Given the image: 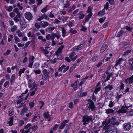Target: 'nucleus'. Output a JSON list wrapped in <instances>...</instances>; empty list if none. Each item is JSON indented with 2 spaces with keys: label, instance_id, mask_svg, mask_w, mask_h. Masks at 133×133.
<instances>
[{
  "label": "nucleus",
  "instance_id": "nucleus-54",
  "mask_svg": "<svg viewBox=\"0 0 133 133\" xmlns=\"http://www.w3.org/2000/svg\"><path fill=\"white\" fill-rule=\"evenodd\" d=\"M32 43V45L34 46H35V38H32V40L30 41Z\"/></svg>",
  "mask_w": 133,
  "mask_h": 133
},
{
  "label": "nucleus",
  "instance_id": "nucleus-39",
  "mask_svg": "<svg viewBox=\"0 0 133 133\" xmlns=\"http://www.w3.org/2000/svg\"><path fill=\"white\" fill-rule=\"evenodd\" d=\"M92 9L91 6H89L88 7V9L87 11V13H92Z\"/></svg>",
  "mask_w": 133,
  "mask_h": 133
},
{
  "label": "nucleus",
  "instance_id": "nucleus-63",
  "mask_svg": "<svg viewBox=\"0 0 133 133\" xmlns=\"http://www.w3.org/2000/svg\"><path fill=\"white\" fill-rule=\"evenodd\" d=\"M34 59L35 57L33 56H30L29 59V62H32V61H34Z\"/></svg>",
  "mask_w": 133,
  "mask_h": 133
},
{
  "label": "nucleus",
  "instance_id": "nucleus-56",
  "mask_svg": "<svg viewBox=\"0 0 133 133\" xmlns=\"http://www.w3.org/2000/svg\"><path fill=\"white\" fill-rule=\"evenodd\" d=\"M125 28L129 32L131 31L132 29V28L128 26H126Z\"/></svg>",
  "mask_w": 133,
  "mask_h": 133
},
{
  "label": "nucleus",
  "instance_id": "nucleus-2",
  "mask_svg": "<svg viewBox=\"0 0 133 133\" xmlns=\"http://www.w3.org/2000/svg\"><path fill=\"white\" fill-rule=\"evenodd\" d=\"M92 116H89L86 115L82 116V122H83V125H85L88 124L92 120Z\"/></svg>",
  "mask_w": 133,
  "mask_h": 133
},
{
  "label": "nucleus",
  "instance_id": "nucleus-28",
  "mask_svg": "<svg viewBox=\"0 0 133 133\" xmlns=\"http://www.w3.org/2000/svg\"><path fill=\"white\" fill-rule=\"evenodd\" d=\"M69 31L70 35L76 34L77 33V31L76 30H72V29H70Z\"/></svg>",
  "mask_w": 133,
  "mask_h": 133
},
{
  "label": "nucleus",
  "instance_id": "nucleus-55",
  "mask_svg": "<svg viewBox=\"0 0 133 133\" xmlns=\"http://www.w3.org/2000/svg\"><path fill=\"white\" fill-rule=\"evenodd\" d=\"M86 82L85 80H84L83 79H82V81H81L79 84V86L81 87L82 86V85L84 84Z\"/></svg>",
  "mask_w": 133,
  "mask_h": 133
},
{
  "label": "nucleus",
  "instance_id": "nucleus-40",
  "mask_svg": "<svg viewBox=\"0 0 133 133\" xmlns=\"http://www.w3.org/2000/svg\"><path fill=\"white\" fill-rule=\"evenodd\" d=\"M120 84L119 86V89L120 90H123L124 87V84L122 82H120Z\"/></svg>",
  "mask_w": 133,
  "mask_h": 133
},
{
  "label": "nucleus",
  "instance_id": "nucleus-30",
  "mask_svg": "<svg viewBox=\"0 0 133 133\" xmlns=\"http://www.w3.org/2000/svg\"><path fill=\"white\" fill-rule=\"evenodd\" d=\"M124 31L123 30H120L117 34L116 36L117 37H119L122 35Z\"/></svg>",
  "mask_w": 133,
  "mask_h": 133
},
{
  "label": "nucleus",
  "instance_id": "nucleus-64",
  "mask_svg": "<svg viewBox=\"0 0 133 133\" xmlns=\"http://www.w3.org/2000/svg\"><path fill=\"white\" fill-rule=\"evenodd\" d=\"M23 100V98H22L19 99L16 102V104L18 105L20 103L22 102Z\"/></svg>",
  "mask_w": 133,
  "mask_h": 133
},
{
  "label": "nucleus",
  "instance_id": "nucleus-46",
  "mask_svg": "<svg viewBox=\"0 0 133 133\" xmlns=\"http://www.w3.org/2000/svg\"><path fill=\"white\" fill-rule=\"evenodd\" d=\"M73 102L74 105L76 104L79 102V99L78 98L74 99H73Z\"/></svg>",
  "mask_w": 133,
  "mask_h": 133
},
{
  "label": "nucleus",
  "instance_id": "nucleus-6",
  "mask_svg": "<svg viewBox=\"0 0 133 133\" xmlns=\"http://www.w3.org/2000/svg\"><path fill=\"white\" fill-rule=\"evenodd\" d=\"M25 18L28 21H30L32 19L33 16L32 14L29 12H26L24 14Z\"/></svg>",
  "mask_w": 133,
  "mask_h": 133
},
{
  "label": "nucleus",
  "instance_id": "nucleus-33",
  "mask_svg": "<svg viewBox=\"0 0 133 133\" xmlns=\"http://www.w3.org/2000/svg\"><path fill=\"white\" fill-rule=\"evenodd\" d=\"M106 17H104L99 19V22L101 23H103L106 19Z\"/></svg>",
  "mask_w": 133,
  "mask_h": 133
},
{
  "label": "nucleus",
  "instance_id": "nucleus-23",
  "mask_svg": "<svg viewBox=\"0 0 133 133\" xmlns=\"http://www.w3.org/2000/svg\"><path fill=\"white\" fill-rule=\"evenodd\" d=\"M21 31L24 30L26 27L25 22H23L21 23Z\"/></svg>",
  "mask_w": 133,
  "mask_h": 133
},
{
  "label": "nucleus",
  "instance_id": "nucleus-49",
  "mask_svg": "<svg viewBox=\"0 0 133 133\" xmlns=\"http://www.w3.org/2000/svg\"><path fill=\"white\" fill-rule=\"evenodd\" d=\"M31 128V129H32V130H33L34 132H35L36 130L37 129L38 127L37 125H34Z\"/></svg>",
  "mask_w": 133,
  "mask_h": 133
},
{
  "label": "nucleus",
  "instance_id": "nucleus-26",
  "mask_svg": "<svg viewBox=\"0 0 133 133\" xmlns=\"http://www.w3.org/2000/svg\"><path fill=\"white\" fill-rule=\"evenodd\" d=\"M123 60V59L121 58H119L116 61V65H118V64L121 63Z\"/></svg>",
  "mask_w": 133,
  "mask_h": 133
},
{
  "label": "nucleus",
  "instance_id": "nucleus-38",
  "mask_svg": "<svg viewBox=\"0 0 133 133\" xmlns=\"http://www.w3.org/2000/svg\"><path fill=\"white\" fill-rule=\"evenodd\" d=\"M70 5V2L67 1L66 2V4H64V8H68Z\"/></svg>",
  "mask_w": 133,
  "mask_h": 133
},
{
  "label": "nucleus",
  "instance_id": "nucleus-24",
  "mask_svg": "<svg viewBox=\"0 0 133 133\" xmlns=\"http://www.w3.org/2000/svg\"><path fill=\"white\" fill-rule=\"evenodd\" d=\"M43 116L45 118L47 119L50 116L49 115V112L47 111L44 112L43 114Z\"/></svg>",
  "mask_w": 133,
  "mask_h": 133
},
{
  "label": "nucleus",
  "instance_id": "nucleus-18",
  "mask_svg": "<svg viewBox=\"0 0 133 133\" xmlns=\"http://www.w3.org/2000/svg\"><path fill=\"white\" fill-rule=\"evenodd\" d=\"M113 89L112 85H110L109 84L107 86H106L104 88V89L105 91H107L108 89H109V91H110Z\"/></svg>",
  "mask_w": 133,
  "mask_h": 133
},
{
  "label": "nucleus",
  "instance_id": "nucleus-12",
  "mask_svg": "<svg viewBox=\"0 0 133 133\" xmlns=\"http://www.w3.org/2000/svg\"><path fill=\"white\" fill-rule=\"evenodd\" d=\"M123 129L125 130L129 131L130 129L131 125L130 123H125L123 125Z\"/></svg>",
  "mask_w": 133,
  "mask_h": 133
},
{
  "label": "nucleus",
  "instance_id": "nucleus-27",
  "mask_svg": "<svg viewBox=\"0 0 133 133\" xmlns=\"http://www.w3.org/2000/svg\"><path fill=\"white\" fill-rule=\"evenodd\" d=\"M77 66V64L76 63H74L73 65L72 66L70 69V72H71L73 71L74 69L75 68L76 66Z\"/></svg>",
  "mask_w": 133,
  "mask_h": 133
},
{
  "label": "nucleus",
  "instance_id": "nucleus-62",
  "mask_svg": "<svg viewBox=\"0 0 133 133\" xmlns=\"http://www.w3.org/2000/svg\"><path fill=\"white\" fill-rule=\"evenodd\" d=\"M17 29V26L16 25H14L13 26L12 28L11 29V30L12 32H14Z\"/></svg>",
  "mask_w": 133,
  "mask_h": 133
},
{
  "label": "nucleus",
  "instance_id": "nucleus-1",
  "mask_svg": "<svg viewBox=\"0 0 133 133\" xmlns=\"http://www.w3.org/2000/svg\"><path fill=\"white\" fill-rule=\"evenodd\" d=\"M111 126L110 125H108L105 124L103 126L102 129L103 130H105V133H115L114 131L117 132L118 130L116 128H115L114 129H112L111 127Z\"/></svg>",
  "mask_w": 133,
  "mask_h": 133
},
{
  "label": "nucleus",
  "instance_id": "nucleus-45",
  "mask_svg": "<svg viewBox=\"0 0 133 133\" xmlns=\"http://www.w3.org/2000/svg\"><path fill=\"white\" fill-rule=\"evenodd\" d=\"M101 89L100 87H96V88L95 89V90L94 91V93L96 94H97V92L99 91Z\"/></svg>",
  "mask_w": 133,
  "mask_h": 133
},
{
  "label": "nucleus",
  "instance_id": "nucleus-7",
  "mask_svg": "<svg viewBox=\"0 0 133 133\" xmlns=\"http://www.w3.org/2000/svg\"><path fill=\"white\" fill-rule=\"evenodd\" d=\"M124 82L126 84L129 85L133 84V75L125 79L124 80Z\"/></svg>",
  "mask_w": 133,
  "mask_h": 133
},
{
  "label": "nucleus",
  "instance_id": "nucleus-41",
  "mask_svg": "<svg viewBox=\"0 0 133 133\" xmlns=\"http://www.w3.org/2000/svg\"><path fill=\"white\" fill-rule=\"evenodd\" d=\"M55 29V28L54 27H48L47 29H48L49 31L48 32L49 33L51 32L52 31Z\"/></svg>",
  "mask_w": 133,
  "mask_h": 133
},
{
  "label": "nucleus",
  "instance_id": "nucleus-5",
  "mask_svg": "<svg viewBox=\"0 0 133 133\" xmlns=\"http://www.w3.org/2000/svg\"><path fill=\"white\" fill-rule=\"evenodd\" d=\"M66 67L65 65L63 64L58 68L57 70L59 72H62H62L64 73L68 70L69 69V66H66Z\"/></svg>",
  "mask_w": 133,
  "mask_h": 133
},
{
  "label": "nucleus",
  "instance_id": "nucleus-44",
  "mask_svg": "<svg viewBox=\"0 0 133 133\" xmlns=\"http://www.w3.org/2000/svg\"><path fill=\"white\" fill-rule=\"evenodd\" d=\"M11 52V50L9 49H8L6 52H4L3 54V55L4 56H7L9 55Z\"/></svg>",
  "mask_w": 133,
  "mask_h": 133
},
{
  "label": "nucleus",
  "instance_id": "nucleus-9",
  "mask_svg": "<svg viewBox=\"0 0 133 133\" xmlns=\"http://www.w3.org/2000/svg\"><path fill=\"white\" fill-rule=\"evenodd\" d=\"M51 35V39L52 40H54L55 37H56L57 39H59L61 37V35L60 34H57L56 33L52 32Z\"/></svg>",
  "mask_w": 133,
  "mask_h": 133
},
{
  "label": "nucleus",
  "instance_id": "nucleus-32",
  "mask_svg": "<svg viewBox=\"0 0 133 133\" xmlns=\"http://www.w3.org/2000/svg\"><path fill=\"white\" fill-rule=\"evenodd\" d=\"M111 119V124L114 125H115V121H116V117H112Z\"/></svg>",
  "mask_w": 133,
  "mask_h": 133
},
{
  "label": "nucleus",
  "instance_id": "nucleus-36",
  "mask_svg": "<svg viewBox=\"0 0 133 133\" xmlns=\"http://www.w3.org/2000/svg\"><path fill=\"white\" fill-rule=\"evenodd\" d=\"M48 6H49L48 5H46L45 7L41 10V12L43 13H44L47 11L48 10L47 8Z\"/></svg>",
  "mask_w": 133,
  "mask_h": 133
},
{
  "label": "nucleus",
  "instance_id": "nucleus-3",
  "mask_svg": "<svg viewBox=\"0 0 133 133\" xmlns=\"http://www.w3.org/2000/svg\"><path fill=\"white\" fill-rule=\"evenodd\" d=\"M89 104L88 108L91 111H95L96 110V107L94 102L90 99H88Z\"/></svg>",
  "mask_w": 133,
  "mask_h": 133
},
{
  "label": "nucleus",
  "instance_id": "nucleus-34",
  "mask_svg": "<svg viewBox=\"0 0 133 133\" xmlns=\"http://www.w3.org/2000/svg\"><path fill=\"white\" fill-rule=\"evenodd\" d=\"M38 38L39 39H41L42 42H45L46 40L45 38H44L42 36L40 35L38 37Z\"/></svg>",
  "mask_w": 133,
  "mask_h": 133
},
{
  "label": "nucleus",
  "instance_id": "nucleus-15",
  "mask_svg": "<svg viewBox=\"0 0 133 133\" xmlns=\"http://www.w3.org/2000/svg\"><path fill=\"white\" fill-rule=\"evenodd\" d=\"M49 77V74H43L42 76V79L43 81H46L48 79Z\"/></svg>",
  "mask_w": 133,
  "mask_h": 133
},
{
  "label": "nucleus",
  "instance_id": "nucleus-35",
  "mask_svg": "<svg viewBox=\"0 0 133 133\" xmlns=\"http://www.w3.org/2000/svg\"><path fill=\"white\" fill-rule=\"evenodd\" d=\"M98 56L97 55H95L92 58V61L93 62H95L98 59Z\"/></svg>",
  "mask_w": 133,
  "mask_h": 133
},
{
  "label": "nucleus",
  "instance_id": "nucleus-16",
  "mask_svg": "<svg viewBox=\"0 0 133 133\" xmlns=\"http://www.w3.org/2000/svg\"><path fill=\"white\" fill-rule=\"evenodd\" d=\"M93 14L92 13L89 14L86 16L85 18V22H88L91 18Z\"/></svg>",
  "mask_w": 133,
  "mask_h": 133
},
{
  "label": "nucleus",
  "instance_id": "nucleus-8",
  "mask_svg": "<svg viewBox=\"0 0 133 133\" xmlns=\"http://www.w3.org/2000/svg\"><path fill=\"white\" fill-rule=\"evenodd\" d=\"M69 122L68 120L65 119L63 122H62L60 124V126L59 127V128L60 129H63L65 127L66 123H68Z\"/></svg>",
  "mask_w": 133,
  "mask_h": 133
},
{
  "label": "nucleus",
  "instance_id": "nucleus-10",
  "mask_svg": "<svg viewBox=\"0 0 133 133\" xmlns=\"http://www.w3.org/2000/svg\"><path fill=\"white\" fill-rule=\"evenodd\" d=\"M128 109L127 106H123L121 107V109L118 111V112L121 113H126L127 112V110Z\"/></svg>",
  "mask_w": 133,
  "mask_h": 133
},
{
  "label": "nucleus",
  "instance_id": "nucleus-60",
  "mask_svg": "<svg viewBox=\"0 0 133 133\" xmlns=\"http://www.w3.org/2000/svg\"><path fill=\"white\" fill-rule=\"evenodd\" d=\"M62 54V52L57 50L55 52V55L57 56H59L60 55Z\"/></svg>",
  "mask_w": 133,
  "mask_h": 133
},
{
  "label": "nucleus",
  "instance_id": "nucleus-59",
  "mask_svg": "<svg viewBox=\"0 0 133 133\" xmlns=\"http://www.w3.org/2000/svg\"><path fill=\"white\" fill-rule=\"evenodd\" d=\"M84 58L83 56L80 57L79 59H78L76 61V63H78L81 61V60Z\"/></svg>",
  "mask_w": 133,
  "mask_h": 133
},
{
  "label": "nucleus",
  "instance_id": "nucleus-58",
  "mask_svg": "<svg viewBox=\"0 0 133 133\" xmlns=\"http://www.w3.org/2000/svg\"><path fill=\"white\" fill-rule=\"evenodd\" d=\"M69 108L71 109H72L74 108V104L72 102H70L68 104Z\"/></svg>",
  "mask_w": 133,
  "mask_h": 133
},
{
  "label": "nucleus",
  "instance_id": "nucleus-17",
  "mask_svg": "<svg viewBox=\"0 0 133 133\" xmlns=\"http://www.w3.org/2000/svg\"><path fill=\"white\" fill-rule=\"evenodd\" d=\"M105 13V11L104 10V9H102L98 12L97 15L98 16H102L104 15Z\"/></svg>",
  "mask_w": 133,
  "mask_h": 133
},
{
  "label": "nucleus",
  "instance_id": "nucleus-31",
  "mask_svg": "<svg viewBox=\"0 0 133 133\" xmlns=\"http://www.w3.org/2000/svg\"><path fill=\"white\" fill-rule=\"evenodd\" d=\"M62 36L63 37H64L66 34V31L64 27H63L62 30Z\"/></svg>",
  "mask_w": 133,
  "mask_h": 133
},
{
  "label": "nucleus",
  "instance_id": "nucleus-52",
  "mask_svg": "<svg viewBox=\"0 0 133 133\" xmlns=\"http://www.w3.org/2000/svg\"><path fill=\"white\" fill-rule=\"evenodd\" d=\"M39 117V118L40 117V116H35L32 118V119L31 120V122H34L36 121L37 120L36 119V118L38 117Z\"/></svg>",
  "mask_w": 133,
  "mask_h": 133
},
{
  "label": "nucleus",
  "instance_id": "nucleus-19",
  "mask_svg": "<svg viewBox=\"0 0 133 133\" xmlns=\"http://www.w3.org/2000/svg\"><path fill=\"white\" fill-rule=\"evenodd\" d=\"M14 117L12 116L9 119V121L8 123L9 126H12L13 124Z\"/></svg>",
  "mask_w": 133,
  "mask_h": 133
},
{
  "label": "nucleus",
  "instance_id": "nucleus-57",
  "mask_svg": "<svg viewBox=\"0 0 133 133\" xmlns=\"http://www.w3.org/2000/svg\"><path fill=\"white\" fill-rule=\"evenodd\" d=\"M29 106L30 108H32L35 105V103L34 102H31L29 104Z\"/></svg>",
  "mask_w": 133,
  "mask_h": 133
},
{
  "label": "nucleus",
  "instance_id": "nucleus-21",
  "mask_svg": "<svg viewBox=\"0 0 133 133\" xmlns=\"http://www.w3.org/2000/svg\"><path fill=\"white\" fill-rule=\"evenodd\" d=\"M38 85V84L37 82L36 81H34L33 83L32 87L31 89V90H33L35 88L37 87Z\"/></svg>",
  "mask_w": 133,
  "mask_h": 133
},
{
  "label": "nucleus",
  "instance_id": "nucleus-43",
  "mask_svg": "<svg viewBox=\"0 0 133 133\" xmlns=\"http://www.w3.org/2000/svg\"><path fill=\"white\" fill-rule=\"evenodd\" d=\"M9 81H6L5 82L3 86L4 87L8 88L9 87Z\"/></svg>",
  "mask_w": 133,
  "mask_h": 133
},
{
  "label": "nucleus",
  "instance_id": "nucleus-48",
  "mask_svg": "<svg viewBox=\"0 0 133 133\" xmlns=\"http://www.w3.org/2000/svg\"><path fill=\"white\" fill-rule=\"evenodd\" d=\"M24 122L23 120H20L19 122V125L20 127H21L24 124Z\"/></svg>",
  "mask_w": 133,
  "mask_h": 133
},
{
  "label": "nucleus",
  "instance_id": "nucleus-4",
  "mask_svg": "<svg viewBox=\"0 0 133 133\" xmlns=\"http://www.w3.org/2000/svg\"><path fill=\"white\" fill-rule=\"evenodd\" d=\"M84 44L82 43H81L80 44H79L78 46H75L74 47L72 48L71 50V51H75L76 52H78V50H81L83 48V45Z\"/></svg>",
  "mask_w": 133,
  "mask_h": 133
},
{
  "label": "nucleus",
  "instance_id": "nucleus-25",
  "mask_svg": "<svg viewBox=\"0 0 133 133\" xmlns=\"http://www.w3.org/2000/svg\"><path fill=\"white\" fill-rule=\"evenodd\" d=\"M114 110L112 109H108L105 110V113L107 114L113 113Z\"/></svg>",
  "mask_w": 133,
  "mask_h": 133
},
{
  "label": "nucleus",
  "instance_id": "nucleus-51",
  "mask_svg": "<svg viewBox=\"0 0 133 133\" xmlns=\"http://www.w3.org/2000/svg\"><path fill=\"white\" fill-rule=\"evenodd\" d=\"M109 3L108 2H107L105 4L104 6V8H103V9H104V10L105 11V9L107 10L109 8Z\"/></svg>",
  "mask_w": 133,
  "mask_h": 133
},
{
  "label": "nucleus",
  "instance_id": "nucleus-29",
  "mask_svg": "<svg viewBox=\"0 0 133 133\" xmlns=\"http://www.w3.org/2000/svg\"><path fill=\"white\" fill-rule=\"evenodd\" d=\"M41 23V25H42V26L44 28L47 26L49 25V23L48 22H43V24L42 22H41L40 23V24Z\"/></svg>",
  "mask_w": 133,
  "mask_h": 133
},
{
  "label": "nucleus",
  "instance_id": "nucleus-42",
  "mask_svg": "<svg viewBox=\"0 0 133 133\" xmlns=\"http://www.w3.org/2000/svg\"><path fill=\"white\" fill-rule=\"evenodd\" d=\"M85 15L84 14H79L78 17V18L79 20H81L84 17Z\"/></svg>",
  "mask_w": 133,
  "mask_h": 133
},
{
  "label": "nucleus",
  "instance_id": "nucleus-13",
  "mask_svg": "<svg viewBox=\"0 0 133 133\" xmlns=\"http://www.w3.org/2000/svg\"><path fill=\"white\" fill-rule=\"evenodd\" d=\"M111 120L109 118L108 120H106L105 121H104L102 123V124L101 125L100 127L102 128L103 126L105 124L108 125L111 122Z\"/></svg>",
  "mask_w": 133,
  "mask_h": 133
},
{
  "label": "nucleus",
  "instance_id": "nucleus-22",
  "mask_svg": "<svg viewBox=\"0 0 133 133\" xmlns=\"http://www.w3.org/2000/svg\"><path fill=\"white\" fill-rule=\"evenodd\" d=\"M27 110L28 109L26 107L23 108L21 111V115L22 116L24 114L25 112H26Z\"/></svg>",
  "mask_w": 133,
  "mask_h": 133
},
{
  "label": "nucleus",
  "instance_id": "nucleus-53",
  "mask_svg": "<svg viewBox=\"0 0 133 133\" xmlns=\"http://www.w3.org/2000/svg\"><path fill=\"white\" fill-rule=\"evenodd\" d=\"M42 16H43V19H44L47 20H49V18L45 14H43L42 15Z\"/></svg>",
  "mask_w": 133,
  "mask_h": 133
},
{
  "label": "nucleus",
  "instance_id": "nucleus-50",
  "mask_svg": "<svg viewBox=\"0 0 133 133\" xmlns=\"http://www.w3.org/2000/svg\"><path fill=\"white\" fill-rule=\"evenodd\" d=\"M131 50H127L124 52L123 55L124 56H126V55H127L129 53H130L131 52Z\"/></svg>",
  "mask_w": 133,
  "mask_h": 133
},
{
  "label": "nucleus",
  "instance_id": "nucleus-11",
  "mask_svg": "<svg viewBox=\"0 0 133 133\" xmlns=\"http://www.w3.org/2000/svg\"><path fill=\"white\" fill-rule=\"evenodd\" d=\"M108 46V45L107 44V43L104 42L101 48L100 52L101 53L103 52L106 49Z\"/></svg>",
  "mask_w": 133,
  "mask_h": 133
},
{
  "label": "nucleus",
  "instance_id": "nucleus-37",
  "mask_svg": "<svg viewBox=\"0 0 133 133\" xmlns=\"http://www.w3.org/2000/svg\"><path fill=\"white\" fill-rule=\"evenodd\" d=\"M41 50L42 51L44 52V54H48L49 53V51L47 50L46 49H44V48L43 47L41 48Z\"/></svg>",
  "mask_w": 133,
  "mask_h": 133
},
{
  "label": "nucleus",
  "instance_id": "nucleus-47",
  "mask_svg": "<svg viewBox=\"0 0 133 133\" xmlns=\"http://www.w3.org/2000/svg\"><path fill=\"white\" fill-rule=\"evenodd\" d=\"M14 39L15 40V43L16 44L18 42L20 41L19 38L17 36H15Z\"/></svg>",
  "mask_w": 133,
  "mask_h": 133
},
{
  "label": "nucleus",
  "instance_id": "nucleus-20",
  "mask_svg": "<svg viewBox=\"0 0 133 133\" xmlns=\"http://www.w3.org/2000/svg\"><path fill=\"white\" fill-rule=\"evenodd\" d=\"M25 70V68H23V69H21L19 70L18 72V75L20 77H21L22 74L24 72Z\"/></svg>",
  "mask_w": 133,
  "mask_h": 133
},
{
  "label": "nucleus",
  "instance_id": "nucleus-14",
  "mask_svg": "<svg viewBox=\"0 0 133 133\" xmlns=\"http://www.w3.org/2000/svg\"><path fill=\"white\" fill-rule=\"evenodd\" d=\"M15 75L13 74L10 78V83L11 85H12L15 81Z\"/></svg>",
  "mask_w": 133,
  "mask_h": 133
},
{
  "label": "nucleus",
  "instance_id": "nucleus-61",
  "mask_svg": "<svg viewBox=\"0 0 133 133\" xmlns=\"http://www.w3.org/2000/svg\"><path fill=\"white\" fill-rule=\"evenodd\" d=\"M114 105V102L111 101H109V106L111 108Z\"/></svg>",
  "mask_w": 133,
  "mask_h": 133
}]
</instances>
